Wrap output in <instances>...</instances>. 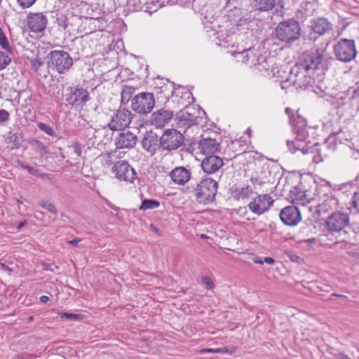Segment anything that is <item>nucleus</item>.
Wrapping results in <instances>:
<instances>
[{"mask_svg": "<svg viewBox=\"0 0 359 359\" xmlns=\"http://www.w3.org/2000/svg\"><path fill=\"white\" fill-rule=\"evenodd\" d=\"M290 124L296 137L294 140H287L286 142L290 151L293 154L297 151H301L303 154H311L313 163L323 162V156L320 144L318 142L311 144L309 140L310 132L314 129L308 126L306 118L299 114V110L296 111V115L290 116Z\"/></svg>", "mask_w": 359, "mask_h": 359, "instance_id": "obj_1", "label": "nucleus"}, {"mask_svg": "<svg viewBox=\"0 0 359 359\" xmlns=\"http://www.w3.org/2000/svg\"><path fill=\"white\" fill-rule=\"evenodd\" d=\"M333 61L334 58L327 54L325 48H316L302 53L297 65L306 72L320 70L324 72Z\"/></svg>", "mask_w": 359, "mask_h": 359, "instance_id": "obj_2", "label": "nucleus"}, {"mask_svg": "<svg viewBox=\"0 0 359 359\" xmlns=\"http://www.w3.org/2000/svg\"><path fill=\"white\" fill-rule=\"evenodd\" d=\"M302 28L294 18L280 22L275 29L276 39L287 44H292L300 39Z\"/></svg>", "mask_w": 359, "mask_h": 359, "instance_id": "obj_3", "label": "nucleus"}, {"mask_svg": "<svg viewBox=\"0 0 359 359\" xmlns=\"http://www.w3.org/2000/svg\"><path fill=\"white\" fill-rule=\"evenodd\" d=\"M218 182L211 177L203 179L194 190L196 201L198 203L207 205L215 200Z\"/></svg>", "mask_w": 359, "mask_h": 359, "instance_id": "obj_4", "label": "nucleus"}, {"mask_svg": "<svg viewBox=\"0 0 359 359\" xmlns=\"http://www.w3.org/2000/svg\"><path fill=\"white\" fill-rule=\"evenodd\" d=\"M48 69L65 74L73 65V59L69 53L65 50H52L47 55Z\"/></svg>", "mask_w": 359, "mask_h": 359, "instance_id": "obj_5", "label": "nucleus"}, {"mask_svg": "<svg viewBox=\"0 0 359 359\" xmlns=\"http://www.w3.org/2000/svg\"><path fill=\"white\" fill-rule=\"evenodd\" d=\"M336 59L342 62L353 60L358 54L355 42L353 39H341L333 46Z\"/></svg>", "mask_w": 359, "mask_h": 359, "instance_id": "obj_6", "label": "nucleus"}, {"mask_svg": "<svg viewBox=\"0 0 359 359\" xmlns=\"http://www.w3.org/2000/svg\"><path fill=\"white\" fill-rule=\"evenodd\" d=\"M350 225V215L348 213L336 210L331 213L326 219L325 226L331 234L337 233L339 236Z\"/></svg>", "mask_w": 359, "mask_h": 359, "instance_id": "obj_7", "label": "nucleus"}, {"mask_svg": "<svg viewBox=\"0 0 359 359\" xmlns=\"http://www.w3.org/2000/svg\"><path fill=\"white\" fill-rule=\"evenodd\" d=\"M162 151L172 152L184 145L185 138L182 133L175 128L166 129L161 135Z\"/></svg>", "mask_w": 359, "mask_h": 359, "instance_id": "obj_8", "label": "nucleus"}, {"mask_svg": "<svg viewBox=\"0 0 359 359\" xmlns=\"http://www.w3.org/2000/svg\"><path fill=\"white\" fill-rule=\"evenodd\" d=\"M155 106V99L151 93L143 92L136 95L131 100V107L140 114L150 113Z\"/></svg>", "mask_w": 359, "mask_h": 359, "instance_id": "obj_9", "label": "nucleus"}, {"mask_svg": "<svg viewBox=\"0 0 359 359\" xmlns=\"http://www.w3.org/2000/svg\"><path fill=\"white\" fill-rule=\"evenodd\" d=\"M66 102L74 107H83L90 99L87 90L79 86H69L67 89Z\"/></svg>", "mask_w": 359, "mask_h": 359, "instance_id": "obj_10", "label": "nucleus"}, {"mask_svg": "<svg viewBox=\"0 0 359 359\" xmlns=\"http://www.w3.org/2000/svg\"><path fill=\"white\" fill-rule=\"evenodd\" d=\"M310 34H314L311 37L316 41L319 36L330 33L333 30V25L324 17H318L310 20L308 26Z\"/></svg>", "mask_w": 359, "mask_h": 359, "instance_id": "obj_11", "label": "nucleus"}, {"mask_svg": "<svg viewBox=\"0 0 359 359\" xmlns=\"http://www.w3.org/2000/svg\"><path fill=\"white\" fill-rule=\"evenodd\" d=\"M161 143V136L151 130L145 132L140 141L143 150L151 156L156 154L157 151L162 149Z\"/></svg>", "mask_w": 359, "mask_h": 359, "instance_id": "obj_12", "label": "nucleus"}, {"mask_svg": "<svg viewBox=\"0 0 359 359\" xmlns=\"http://www.w3.org/2000/svg\"><path fill=\"white\" fill-rule=\"evenodd\" d=\"M111 171L119 180L133 182L136 177L134 168L126 161H116L113 165Z\"/></svg>", "mask_w": 359, "mask_h": 359, "instance_id": "obj_13", "label": "nucleus"}, {"mask_svg": "<svg viewBox=\"0 0 359 359\" xmlns=\"http://www.w3.org/2000/svg\"><path fill=\"white\" fill-rule=\"evenodd\" d=\"M132 121V114L126 109L119 108L116 113L112 116L111 121L107 124V127L111 130L116 131L121 130L130 125Z\"/></svg>", "mask_w": 359, "mask_h": 359, "instance_id": "obj_14", "label": "nucleus"}, {"mask_svg": "<svg viewBox=\"0 0 359 359\" xmlns=\"http://www.w3.org/2000/svg\"><path fill=\"white\" fill-rule=\"evenodd\" d=\"M273 203V200L269 194H260L253 198L248 208L254 214L261 215L271 208Z\"/></svg>", "mask_w": 359, "mask_h": 359, "instance_id": "obj_15", "label": "nucleus"}, {"mask_svg": "<svg viewBox=\"0 0 359 359\" xmlns=\"http://www.w3.org/2000/svg\"><path fill=\"white\" fill-rule=\"evenodd\" d=\"M197 110L193 106L187 105L176 114L178 124L187 128L198 124Z\"/></svg>", "mask_w": 359, "mask_h": 359, "instance_id": "obj_16", "label": "nucleus"}, {"mask_svg": "<svg viewBox=\"0 0 359 359\" xmlns=\"http://www.w3.org/2000/svg\"><path fill=\"white\" fill-rule=\"evenodd\" d=\"M27 24L31 32L40 33L45 30L48 18L43 13H29L27 17Z\"/></svg>", "mask_w": 359, "mask_h": 359, "instance_id": "obj_17", "label": "nucleus"}, {"mask_svg": "<svg viewBox=\"0 0 359 359\" xmlns=\"http://www.w3.org/2000/svg\"><path fill=\"white\" fill-rule=\"evenodd\" d=\"M282 222L287 226H295L302 220V215L297 207L289 205L283 208L279 214Z\"/></svg>", "mask_w": 359, "mask_h": 359, "instance_id": "obj_18", "label": "nucleus"}, {"mask_svg": "<svg viewBox=\"0 0 359 359\" xmlns=\"http://www.w3.org/2000/svg\"><path fill=\"white\" fill-rule=\"evenodd\" d=\"M116 148L118 149H132L137 142V137L129 130H122L114 140Z\"/></svg>", "mask_w": 359, "mask_h": 359, "instance_id": "obj_19", "label": "nucleus"}, {"mask_svg": "<svg viewBox=\"0 0 359 359\" xmlns=\"http://www.w3.org/2000/svg\"><path fill=\"white\" fill-rule=\"evenodd\" d=\"M229 194L236 201L248 199L254 194L252 186L249 184H234L229 189Z\"/></svg>", "mask_w": 359, "mask_h": 359, "instance_id": "obj_20", "label": "nucleus"}, {"mask_svg": "<svg viewBox=\"0 0 359 359\" xmlns=\"http://www.w3.org/2000/svg\"><path fill=\"white\" fill-rule=\"evenodd\" d=\"M223 165V159L216 155L208 156L201 162L202 170L209 175L216 172Z\"/></svg>", "mask_w": 359, "mask_h": 359, "instance_id": "obj_21", "label": "nucleus"}, {"mask_svg": "<svg viewBox=\"0 0 359 359\" xmlns=\"http://www.w3.org/2000/svg\"><path fill=\"white\" fill-rule=\"evenodd\" d=\"M221 144L215 139L202 138L198 142V149L201 153L210 156L215 155L221 151Z\"/></svg>", "mask_w": 359, "mask_h": 359, "instance_id": "obj_22", "label": "nucleus"}, {"mask_svg": "<svg viewBox=\"0 0 359 359\" xmlns=\"http://www.w3.org/2000/svg\"><path fill=\"white\" fill-rule=\"evenodd\" d=\"M173 111L161 109L151 114L149 121L157 128L163 127L172 118Z\"/></svg>", "mask_w": 359, "mask_h": 359, "instance_id": "obj_23", "label": "nucleus"}, {"mask_svg": "<svg viewBox=\"0 0 359 359\" xmlns=\"http://www.w3.org/2000/svg\"><path fill=\"white\" fill-rule=\"evenodd\" d=\"M191 171L184 166L176 167L172 170L168 176L176 184L184 185L191 178Z\"/></svg>", "mask_w": 359, "mask_h": 359, "instance_id": "obj_24", "label": "nucleus"}, {"mask_svg": "<svg viewBox=\"0 0 359 359\" xmlns=\"http://www.w3.org/2000/svg\"><path fill=\"white\" fill-rule=\"evenodd\" d=\"M339 237V242H346L351 245H356L359 244V229H351L349 225L348 228Z\"/></svg>", "mask_w": 359, "mask_h": 359, "instance_id": "obj_25", "label": "nucleus"}, {"mask_svg": "<svg viewBox=\"0 0 359 359\" xmlns=\"http://www.w3.org/2000/svg\"><path fill=\"white\" fill-rule=\"evenodd\" d=\"M288 198L292 203L301 204L304 205L309 202V198L305 191H303L297 187H294L290 191Z\"/></svg>", "mask_w": 359, "mask_h": 359, "instance_id": "obj_26", "label": "nucleus"}, {"mask_svg": "<svg viewBox=\"0 0 359 359\" xmlns=\"http://www.w3.org/2000/svg\"><path fill=\"white\" fill-rule=\"evenodd\" d=\"M252 5L256 11H268L275 6V0H252Z\"/></svg>", "mask_w": 359, "mask_h": 359, "instance_id": "obj_27", "label": "nucleus"}, {"mask_svg": "<svg viewBox=\"0 0 359 359\" xmlns=\"http://www.w3.org/2000/svg\"><path fill=\"white\" fill-rule=\"evenodd\" d=\"M294 83L300 88L306 89L308 87H312L314 82L311 76L299 74L297 76Z\"/></svg>", "mask_w": 359, "mask_h": 359, "instance_id": "obj_28", "label": "nucleus"}, {"mask_svg": "<svg viewBox=\"0 0 359 359\" xmlns=\"http://www.w3.org/2000/svg\"><path fill=\"white\" fill-rule=\"evenodd\" d=\"M136 88L132 86L124 85L123 86L121 95V102L122 104H126L130 100L136 90Z\"/></svg>", "mask_w": 359, "mask_h": 359, "instance_id": "obj_29", "label": "nucleus"}, {"mask_svg": "<svg viewBox=\"0 0 359 359\" xmlns=\"http://www.w3.org/2000/svg\"><path fill=\"white\" fill-rule=\"evenodd\" d=\"M31 69L41 77H47L46 72L41 69L43 66V62L40 58L30 59Z\"/></svg>", "mask_w": 359, "mask_h": 359, "instance_id": "obj_30", "label": "nucleus"}, {"mask_svg": "<svg viewBox=\"0 0 359 359\" xmlns=\"http://www.w3.org/2000/svg\"><path fill=\"white\" fill-rule=\"evenodd\" d=\"M159 205L160 203L157 200L144 198L142 201L139 209L144 211L147 210H153L158 208Z\"/></svg>", "mask_w": 359, "mask_h": 359, "instance_id": "obj_31", "label": "nucleus"}, {"mask_svg": "<svg viewBox=\"0 0 359 359\" xmlns=\"http://www.w3.org/2000/svg\"><path fill=\"white\" fill-rule=\"evenodd\" d=\"M315 11V4L310 1H303L298 10L302 15L306 16L312 15Z\"/></svg>", "mask_w": 359, "mask_h": 359, "instance_id": "obj_32", "label": "nucleus"}, {"mask_svg": "<svg viewBox=\"0 0 359 359\" xmlns=\"http://www.w3.org/2000/svg\"><path fill=\"white\" fill-rule=\"evenodd\" d=\"M31 144L34 147L35 151L39 153L41 156H43L49 153L48 148L39 140L34 139Z\"/></svg>", "mask_w": 359, "mask_h": 359, "instance_id": "obj_33", "label": "nucleus"}, {"mask_svg": "<svg viewBox=\"0 0 359 359\" xmlns=\"http://www.w3.org/2000/svg\"><path fill=\"white\" fill-rule=\"evenodd\" d=\"M272 172V167L270 166L268 163H264L259 172V173H257V175H259L261 177H263L264 179H266V181L268 183H270L272 180L271 176Z\"/></svg>", "mask_w": 359, "mask_h": 359, "instance_id": "obj_34", "label": "nucleus"}, {"mask_svg": "<svg viewBox=\"0 0 359 359\" xmlns=\"http://www.w3.org/2000/svg\"><path fill=\"white\" fill-rule=\"evenodd\" d=\"M0 46L4 50L8 51V53L13 52V48H12L6 36L5 35L2 28H1V27H0Z\"/></svg>", "mask_w": 359, "mask_h": 359, "instance_id": "obj_35", "label": "nucleus"}, {"mask_svg": "<svg viewBox=\"0 0 359 359\" xmlns=\"http://www.w3.org/2000/svg\"><path fill=\"white\" fill-rule=\"evenodd\" d=\"M9 142L13 143V146L12 149L20 148L21 144L23 142V134L22 133H14L9 137Z\"/></svg>", "mask_w": 359, "mask_h": 359, "instance_id": "obj_36", "label": "nucleus"}, {"mask_svg": "<svg viewBox=\"0 0 359 359\" xmlns=\"http://www.w3.org/2000/svg\"><path fill=\"white\" fill-rule=\"evenodd\" d=\"M37 127L39 128V129L40 130L43 131L46 134H47L53 137H57V135L55 131L50 126H49L45 123L39 122L37 123Z\"/></svg>", "mask_w": 359, "mask_h": 359, "instance_id": "obj_37", "label": "nucleus"}, {"mask_svg": "<svg viewBox=\"0 0 359 359\" xmlns=\"http://www.w3.org/2000/svg\"><path fill=\"white\" fill-rule=\"evenodd\" d=\"M241 55H243V63L245 65L255 64V55L252 53L250 48L242 51Z\"/></svg>", "mask_w": 359, "mask_h": 359, "instance_id": "obj_38", "label": "nucleus"}, {"mask_svg": "<svg viewBox=\"0 0 359 359\" xmlns=\"http://www.w3.org/2000/svg\"><path fill=\"white\" fill-rule=\"evenodd\" d=\"M56 23L63 29H66L69 25L68 18L62 13L57 14Z\"/></svg>", "mask_w": 359, "mask_h": 359, "instance_id": "obj_39", "label": "nucleus"}, {"mask_svg": "<svg viewBox=\"0 0 359 359\" xmlns=\"http://www.w3.org/2000/svg\"><path fill=\"white\" fill-rule=\"evenodd\" d=\"M39 205L43 208L47 210L48 212H51L53 215L57 214V210L55 206L49 202L48 201H41L39 202Z\"/></svg>", "mask_w": 359, "mask_h": 359, "instance_id": "obj_40", "label": "nucleus"}, {"mask_svg": "<svg viewBox=\"0 0 359 359\" xmlns=\"http://www.w3.org/2000/svg\"><path fill=\"white\" fill-rule=\"evenodd\" d=\"M329 287H330L327 286V285H325L321 283H313L311 286V290H313L314 293L318 294L319 292L322 291L327 292L329 291L327 288Z\"/></svg>", "mask_w": 359, "mask_h": 359, "instance_id": "obj_41", "label": "nucleus"}, {"mask_svg": "<svg viewBox=\"0 0 359 359\" xmlns=\"http://www.w3.org/2000/svg\"><path fill=\"white\" fill-rule=\"evenodd\" d=\"M11 62V57L5 53L0 51V71L5 69Z\"/></svg>", "mask_w": 359, "mask_h": 359, "instance_id": "obj_42", "label": "nucleus"}, {"mask_svg": "<svg viewBox=\"0 0 359 359\" xmlns=\"http://www.w3.org/2000/svg\"><path fill=\"white\" fill-rule=\"evenodd\" d=\"M250 181L255 187H262V185L268 183L266 181V179L261 177L259 175L251 177Z\"/></svg>", "mask_w": 359, "mask_h": 359, "instance_id": "obj_43", "label": "nucleus"}, {"mask_svg": "<svg viewBox=\"0 0 359 359\" xmlns=\"http://www.w3.org/2000/svg\"><path fill=\"white\" fill-rule=\"evenodd\" d=\"M26 170H27L28 172L30 175H32L36 176V177L43 178L45 177L48 176V175L45 174V173H42V172H40L39 170L35 169L34 168H33L32 166H29V165H28L26 168Z\"/></svg>", "mask_w": 359, "mask_h": 359, "instance_id": "obj_44", "label": "nucleus"}, {"mask_svg": "<svg viewBox=\"0 0 359 359\" xmlns=\"http://www.w3.org/2000/svg\"><path fill=\"white\" fill-rule=\"evenodd\" d=\"M359 192H354L352 196V201L350 202V209L358 210Z\"/></svg>", "mask_w": 359, "mask_h": 359, "instance_id": "obj_45", "label": "nucleus"}, {"mask_svg": "<svg viewBox=\"0 0 359 359\" xmlns=\"http://www.w3.org/2000/svg\"><path fill=\"white\" fill-rule=\"evenodd\" d=\"M9 119V112L6 109H0V125H4Z\"/></svg>", "mask_w": 359, "mask_h": 359, "instance_id": "obj_46", "label": "nucleus"}, {"mask_svg": "<svg viewBox=\"0 0 359 359\" xmlns=\"http://www.w3.org/2000/svg\"><path fill=\"white\" fill-rule=\"evenodd\" d=\"M19 6L22 8H28L31 7L36 0H16Z\"/></svg>", "mask_w": 359, "mask_h": 359, "instance_id": "obj_47", "label": "nucleus"}, {"mask_svg": "<svg viewBox=\"0 0 359 359\" xmlns=\"http://www.w3.org/2000/svg\"><path fill=\"white\" fill-rule=\"evenodd\" d=\"M237 350V348L235 346H231V347H222V348H217V351L219 353H228L230 355H232L236 353Z\"/></svg>", "mask_w": 359, "mask_h": 359, "instance_id": "obj_48", "label": "nucleus"}, {"mask_svg": "<svg viewBox=\"0 0 359 359\" xmlns=\"http://www.w3.org/2000/svg\"><path fill=\"white\" fill-rule=\"evenodd\" d=\"M202 283L206 286V288L208 290H210V289H212L215 287V284H214L213 281L208 276L203 277Z\"/></svg>", "mask_w": 359, "mask_h": 359, "instance_id": "obj_49", "label": "nucleus"}, {"mask_svg": "<svg viewBox=\"0 0 359 359\" xmlns=\"http://www.w3.org/2000/svg\"><path fill=\"white\" fill-rule=\"evenodd\" d=\"M248 0H227L226 4L229 5H232L233 8L236 9L237 5L241 6Z\"/></svg>", "mask_w": 359, "mask_h": 359, "instance_id": "obj_50", "label": "nucleus"}, {"mask_svg": "<svg viewBox=\"0 0 359 359\" xmlns=\"http://www.w3.org/2000/svg\"><path fill=\"white\" fill-rule=\"evenodd\" d=\"M335 136H336V134L335 133H333L332 135H330L325 141V144H329L330 146L332 144V143H334V144L333 145V147H332L333 149H335V147H336V143H335V141H336V138H335Z\"/></svg>", "mask_w": 359, "mask_h": 359, "instance_id": "obj_51", "label": "nucleus"}, {"mask_svg": "<svg viewBox=\"0 0 359 359\" xmlns=\"http://www.w3.org/2000/svg\"><path fill=\"white\" fill-rule=\"evenodd\" d=\"M62 318H65L69 320H78L79 319V315L74 314V313H63L61 316Z\"/></svg>", "mask_w": 359, "mask_h": 359, "instance_id": "obj_52", "label": "nucleus"}, {"mask_svg": "<svg viewBox=\"0 0 359 359\" xmlns=\"http://www.w3.org/2000/svg\"><path fill=\"white\" fill-rule=\"evenodd\" d=\"M234 23L237 25V26H241L244 24H245L248 21V19L246 18H244L243 16L241 17V18H233V19Z\"/></svg>", "mask_w": 359, "mask_h": 359, "instance_id": "obj_53", "label": "nucleus"}, {"mask_svg": "<svg viewBox=\"0 0 359 359\" xmlns=\"http://www.w3.org/2000/svg\"><path fill=\"white\" fill-rule=\"evenodd\" d=\"M73 149H74V154L77 156H79L81 155V147L80 146V144L76 143L74 146H73Z\"/></svg>", "mask_w": 359, "mask_h": 359, "instance_id": "obj_54", "label": "nucleus"}, {"mask_svg": "<svg viewBox=\"0 0 359 359\" xmlns=\"http://www.w3.org/2000/svg\"><path fill=\"white\" fill-rule=\"evenodd\" d=\"M288 257L291 259L292 262H299V259H301V257L297 256V255L294 254L292 252H290L287 254Z\"/></svg>", "mask_w": 359, "mask_h": 359, "instance_id": "obj_55", "label": "nucleus"}, {"mask_svg": "<svg viewBox=\"0 0 359 359\" xmlns=\"http://www.w3.org/2000/svg\"><path fill=\"white\" fill-rule=\"evenodd\" d=\"M334 357L337 359H351V358H349L347 355L344 354V353H339L337 354H335Z\"/></svg>", "mask_w": 359, "mask_h": 359, "instance_id": "obj_56", "label": "nucleus"}, {"mask_svg": "<svg viewBox=\"0 0 359 359\" xmlns=\"http://www.w3.org/2000/svg\"><path fill=\"white\" fill-rule=\"evenodd\" d=\"M351 98L359 99V86L356 88L353 89Z\"/></svg>", "mask_w": 359, "mask_h": 359, "instance_id": "obj_57", "label": "nucleus"}, {"mask_svg": "<svg viewBox=\"0 0 359 359\" xmlns=\"http://www.w3.org/2000/svg\"><path fill=\"white\" fill-rule=\"evenodd\" d=\"M150 229L151 231L156 233L158 236H161L160 230L153 224H150Z\"/></svg>", "mask_w": 359, "mask_h": 359, "instance_id": "obj_58", "label": "nucleus"}, {"mask_svg": "<svg viewBox=\"0 0 359 359\" xmlns=\"http://www.w3.org/2000/svg\"><path fill=\"white\" fill-rule=\"evenodd\" d=\"M217 348H203L200 351L201 353H219Z\"/></svg>", "mask_w": 359, "mask_h": 359, "instance_id": "obj_59", "label": "nucleus"}, {"mask_svg": "<svg viewBox=\"0 0 359 359\" xmlns=\"http://www.w3.org/2000/svg\"><path fill=\"white\" fill-rule=\"evenodd\" d=\"M264 262H265L268 264H273L275 263V259L272 257H266L264 259Z\"/></svg>", "mask_w": 359, "mask_h": 359, "instance_id": "obj_60", "label": "nucleus"}, {"mask_svg": "<svg viewBox=\"0 0 359 359\" xmlns=\"http://www.w3.org/2000/svg\"><path fill=\"white\" fill-rule=\"evenodd\" d=\"M0 269H3V270H5V271H9V272H11V271H12V269H10V268L8 267V265H6V264H4V263H1V262H0Z\"/></svg>", "mask_w": 359, "mask_h": 359, "instance_id": "obj_61", "label": "nucleus"}, {"mask_svg": "<svg viewBox=\"0 0 359 359\" xmlns=\"http://www.w3.org/2000/svg\"><path fill=\"white\" fill-rule=\"evenodd\" d=\"M50 300L48 296L43 295L40 297V301L43 304H46Z\"/></svg>", "mask_w": 359, "mask_h": 359, "instance_id": "obj_62", "label": "nucleus"}, {"mask_svg": "<svg viewBox=\"0 0 359 359\" xmlns=\"http://www.w3.org/2000/svg\"><path fill=\"white\" fill-rule=\"evenodd\" d=\"M27 224V220L21 221L17 226V229L20 230L23 226Z\"/></svg>", "mask_w": 359, "mask_h": 359, "instance_id": "obj_63", "label": "nucleus"}, {"mask_svg": "<svg viewBox=\"0 0 359 359\" xmlns=\"http://www.w3.org/2000/svg\"><path fill=\"white\" fill-rule=\"evenodd\" d=\"M18 165L22 169L26 170V168L28 166V165L25 164L22 161L18 160L17 161Z\"/></svg>", "mask_w": 359, "mask_h": 359, "instance_id": "obj_64", "label": "nucleus"}]
</instances>
